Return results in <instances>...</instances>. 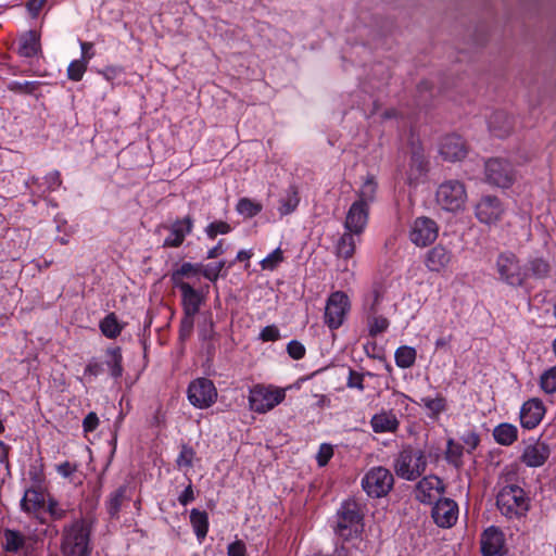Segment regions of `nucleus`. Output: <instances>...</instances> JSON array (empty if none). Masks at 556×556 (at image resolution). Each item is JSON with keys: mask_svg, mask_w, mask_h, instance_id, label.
<instances>
[{"mask_svg": "<svg viewBox=\"0 0 556 556\" xmlns=\"http://www.w3.org/2000/svg\"><path fill=\"white\" fill-rule=\"evenodd\" d=\"M91 527L84 518L63 527L61 551L63 556H90Z\"/></svg>", "mask_w": 556, "mask_h": 556, "instance_id": "nucleus-1", "label": "nucleus"}, {"mask_svg": "<svg viewBox=\"0 0 556 556\" xmlns=\"http://www.w3.org/2000/svg\"><path fill=\"white\" fill-rule=\"evenodd\" d=\"M393 467L400 478L413 481L425 472L427 457L421 450L406 446L399 453Z\"/></svg>", "mask_w": 556, "mask_h": 556, "instance_id": "nucleus-2", "label": "nucleus"}, {"mask_svg": "<svg viewBox=\"0 0 556 556\" xmlns=\"http://www.w3.org/2000/svg\"><path fill=\"white\" fill-rule=\"evenodd\" d=\"M496 505L507 518L523 516L529 509V500L525 491L515 484L504 486L496 497Z\"/></svg>", "mask_w": 556, "mask_h": 556, "instance_id": "nucleus-3", "label": "nucleus"}, {"mask_svg": "<svg viewBox=\"0 0 556 556\" xmlns=\"http://www.w3.org/2000/svg\"><path fill=\"white\" fill-rule=\"evenodd\" d=\"M285 397L286 390L282 388L255 384L249 392V406L255 413L265 414L274 409Z\"/></svg>", "mask_w": 556, "mask_h": 556, "instance_id": "nucleus-4", "label": "nucleus"}, {"mask_svg": "<svg viewBox=\"0 0 556 556\" xmlns=\"http://www.w3.org/2000/svg\"><path fill=\"white\" fill-rule=\"evenodd\" d=\"M363 520V514L359 505L354 500H346L337 511L336 533L344 540L350 539L358 532V527Z\"/></svg>", "mask_w": 556, "mask_h": 556, "instance_id": "nucleus-5", "label": "nucleus"}, {"mask_svg": "<svg viewBox=\"0 0 556 556\" xmlns=\"http://www.w3.org/2000/svg\"><path fill=\"white\" fill-rule=\"evenodd\" d=\"M394 478L389 469L378 466L369 469L362 479V488L368 496H386L393 488Z\"/></svg>", "mask_w": 556, "mask_h": 556, "instance_id": "nucleus-6", "label": "nucleus"}, {"mask_svg": "<svg viewBox=\"0 0 556 556\" xmlns=\"http://www.w3.org/2000/svg\"><path fill=\"white\" fill-rule=\"evenodd\" d=\"M437 203L446 211L456 212L464 207L467 200L466 188L458 180L441 184L437 190Z\"/></svg>", "mask_w": 556, "mask_h": 556, "instance_id": "nucleus-7", "label": "nucleus"}, {"mask_svg": "<svg viewBox=\"0 0 556 556\" xmlns=\"http://www.w3.org/2000/svg\"><path fill=\"white\" fill-rule=\"evenodd\" d=\"M497 273L503 281L517 287L521 286L528 277V271L523 270L519 260L513 253H503L496 261Z\"/></svg>", "mask_w": 556, "mask_h": 556, "instance_id": "nucleus-8", "label": "nucleus"}, {"mask_svg": "<svg viewBox=\"0 0 556 556\" xmlns=\"http://www.w3.org/2000/svg\"><path fill=\"white\" fill-rule=\"evenodd\" d=\"M188 399L198 408L212 406L217 399V390L207 378H198L189 384Z\"/></svg>", "mask_w": 556, "mask_h": 556, "instance_id": "nucleus-9", "label": "nucleus"}, {"mask_svg": "<svg viewBox=\"0 0 556 556\" xmlns=\"http://www.w3.org/2000/svg\"><path fill=\"white\" fill-rule=\"evenodd\" d=\"M485 177L491 185L508 188L514 182L515 173L509 162L495 157L485 163Z\"/></svg>", "mask_w": 556, "mask_h": 556, "instance_id": "nucleus-10", "label": "nucleus"}, {"mask_svg": "<svg viewBox=\"0 0 556 556\" xmlns=\"http://www.w3.org/2000/svg\"><path fill=\"white\" fill-rule=\"evenodd\" d=\"M349 306V298L344 292L336 291L331 293L325 307V324L330 329L339 328L343 323Z\"/></svg>", "mask_w": 556, "mask_h": 556, "instance_id": "nucleus-11", "label": "nucleus"}, {"mask_svg": "<svg viewBox=\"0 0 556 556\" xmlns=\"http://www.w3.org/2000/svg\"><path fill=\"white\" fill-rule=\"evenodd\" d=\"M439 235L438 224L426 216L417 217L409 231L410 241L417 247H427L434 242Z\"/></svg>", "mask_w": 556, "mask_h": 556, "instance_id": "nucleus-12", "label": "nucleus"}, {"mask_svg": "<svg viewBox=\"0 0 556 556\" xmlns=\"http://www.w3.org/2000/svg\"><path fill=\"white\" fill-rule=\"evenodd\" d=\"M504 213L501 201L493 195H484L476 204V217L483 224H494L502 217Z\"/></svg>", "mask_w": 556, "mask_h": 556, "instance_id": "nucleus-13", "label": "nucleus"}, {"mask_svg": "<svg viewBox=\"0 0 556 556\" xmlns=\"http://www.w3.org/2000/svg\"><path fill=\"white\" fill-rule=\"evenodd\" d=\"M431 516L441 528L452 527L458 518V506L451 498H438L432 507Z\"/></svg>", "mask_w": 556, "mask_h": 556, "instance_id": "nucleus-14", "label": "nucleus"}, {"mask_svg": "<svg viewBox=\"0 0 556 556\" xmlns=\"http://www.w3.org/2000/svg\"><path fill=\"white\" fill-rule=\"evenodd\" d=\"M444 493L442 480L435 476L424 477L416 485L415 497L424 504L437 502L438 497Z\"/></svg>", "mask_w": 556, "mask_h": 556, "instance_id": "nucleus-15", "label": "nucleus"}, {"mask_svg": "<svg viewBox=\"0 0 556 556\" xmlns=\"http://www.w3.org/2000/svg\"><path fill=\"white\" fill-rule=\"evenodd\" d=\"M481 553L483 556H504L506 548L503 532L495 527L488 528L481 536Z\"/></svg>", "mask_w": 556, "mask_h": 556, "instance_id": "nucleus-16", "label": "nucleus"}, {"mask_svg": "<svg viewBox=\"0 0 556 556\" xmlns=\"http://www.w3.org/2000/svg\"><path fill=\"white\" fill-rule=\"evenodd\" d=\"M368 214L369 207L363 201H355L346 213L345 230L362 235L368 222Z\"/></svg>", "mask_w": 556, "mask_h": 556, "instance_id": "nucleus-17", "label": "nucleus"}, {"mask_svg": "<svg viewBox=\"0 0 556 556\" xmlns=\"http://www.w3.org/2000/svg\"><path fill=\"white\" fill-rule=\"evenodd\" d=\"M452 260V251L442 244H437L427 252L425 256V265L430 271L441 273L448 267Z\"/></svg>", "mask_w": 556, "mask_h": 556, "instance_id": "nucleus-18", "label": "nucleus"}, {"mask_svg": "<svg viewBox=\"0 0 556 556\" xmlns=\"http://www.w3.org/2000/svg\"><path fill=\"white\" fill-rule=\"evenodd\" d=\"M440 154L448 162H455L464 159L467 154L464 139L457 135H448L444 137L440 144Z\"/></svg>", "mask_w": 556, "mask_h": 556, "instance_id": "nucleus-19", "label": "nucleus"}, {"mask_svg": "<svg viewBox=\"0 0 556 556\" xmlns=\"http://www.w3.org/2000/svg\"><path fill=\"white\" fill-rule=\"evenodd\" d=\"M551 455L548 444L536 440L534 443L527 445L520 457L521 462L528 467H540L545 464Z\"/></svg>", "mask_w": 556, "mask_h": 556, "instance_id": "nucleus-20", "label": "nucleus"}, {"mask_svg": "<svg viewBox=\"0 0 556 556\" xmlns=\"http://www.w3.org/2000/svg\"><path fill=\"white\" fill-rule=\"evenodd\" d=\"M545 414V407L539 399H531L523 403L520 409V424L526 429L535 428Z\"/></svg>", "mask_w": 556, "mask_h": 556, "instance_id": "nucleus-21", "label": "nucleus"}, {"mask_svg": "<svg viewBox=\"0 0 556 556\" xmlns=\"http://www.w3.org/2000/svg\"><path fill=\"white\" fill-rule=\"evenodd\" d=\"M514 118L504 111L493 112L488 119L489 130L498 138L507 137L514 129Z\"/></svg>", "mask_w": 556, "mask_h": 556, "instance_id": "nucleus-22", "label": "nucleus"}, {"mask_svg": "<svg viewBox=\"0 0 556 556\" xmlns=\"http://www.w3.org/2000/svg\"><path fill=\"white\" fill-rule=\"evenodd\" d=\"M193 223L190 216L178 219L170 226V233L164 240V247L178 248L182 244L187 235L192 231Z\"/></svg>", "mask_w": 556, "mask_h": 556, "instance_id": "nucleus-23", "label": "nucleus"}, {"mask_svg": "<svg viewBox=\"0 0 556 556\" xmlns=\"http://www.w3.org/2000/svg\"><path fill=\"white\" fill-rule=\"evenodd\" d=\"M181 292L184 314L197 315L203 302V296L190 283H181L177 287Z\"/></svg>", "mask_w": 556, "mask_h": 556, "instance_id": "nucleus-24", "label": "nucleus"}, {"mask_svg": "<svg viewBox=\"0 0 556 556\" xmlns=\"http://www.w3.org/2000/svg\"><path fill=\"white\" fill-rule=\"evenodd\" d=\"M371 428L376 433L395 432L399 428V420L391 412H381L372 416Z\"/></svg>", "mask_w": 556, "mask_h": 556, "instance_id": "nucleus-25", "label": "nucleus"}, {"mask_svg": "<svg viewBox=\"0 0 556 556\" xmlns=\"http://www.w3.org/2000/svg\"><path fill=\"white\" fill-rule=\"evenodd\" d=\"M428 170V162L424 153L415 150L410 156L409 168L407 172V182L409 185L416 184Z\"/></svg>", "mask_w": 556, "mask_h": 556, "instance_id": "nucleus-26", "label": "nucleus"}, {"mask_svg": "<svg viewBox=\"0 0 556 556\" xmlns=\"http://www.w3.org/2000/svg\"><path fill=\"white\" fill-rule=\"evenodd\" d=\"M359 233L345 230L336 244L337 256L345 260L351 258L354 255L356 242L359 240Z\"/></svg>", "mask_w": 556, "mask_h": 556, "instance_id": "nucleus-27", "label": "nucleus"}, {"mask_svg": "<svg viewBox=\"0 0 556 556\" xmlns=\"http://www.w3.org/2000/svg\"><path fill=\"white\" fill-rule=\"evenodd\" d=\"M40 49L39 36L34 30H28L20 38L18 53L25 58L35 56Z\"/></svg>", "mask_w": 556, "mask_h": 556, "instance_id": "nucleus-28", "label": "nucleus"}, {"mask_svg": "<svg viewBox=\"0 0 556 556\" xmlns=\"http://www.w3.org/2000/svg\"><path fill=\"white\" fill-rule=\"evenodd\" d=\"M45 505V495L35 489L27 490L21 501L22 509L28 514L37 513L39 509L43 508Z\"/></svg>", "mask_w": 556, "mask_h": 556, "instance_id": "nucleus-29", "label": "nucleus"}, {"mask_svg": "<svg viewBox=\"0 0 556 556\" xmlns=\"http://www.w3.org/2000/svg\"><path fill=\"white\" fill-rule=\"evenodd\" d=\"M494 440L504 446L511 445L518 438V430L511 424H501L493 430Z\"/></svg>", "mask_w": 556, "mask_h": 556, "instance_id": "nucleus-30", "label": "nucleus"}, {"mask_svg": "<svg viewBox=\"0 0 556 556\" xmlns=\"http://www.w3.org/2000/svg\"><path fill=\"white\" fill-rule=\"evenodd\" d=\"M190 522L199 541H203L208 531V516L204 510L197 508L190 511Z\"/></svg>", "mask_w": 556, "mask_h": 556, "instance_id": "nucleus-31", "label": "nucleus"}, {"mask_svg": "<svg viewBox=\"0 0 556 556\" xmlns=\"http://www.w3.org/2000/svg\"><path fill=\"white\" fill-rule=\"evenodd\" d=\"M200 274H202L201 263H184L178 269L173 271L170 279L175 287H180L181 283H186L184 278L198 277Z\"/></svg>", "mask_w": 556, "mask_h": 556, "instance_id": "nucleus-32", "label": "nucleus"}, {"mask_svg": "<svg viewBox=\"0 0 556 556\" xmlns=\"http://www.w3.org/2000/svg\"><path fill=\"white\" fill-rule=\"evenodd\" d=\"M126 492H127V486L121 485L113 493H111V495L106 502L108 513L111 517L118 516L121 507H122L124 501L126 500Z\"/></svg>", "mask_w": 556, "mask_h": 556, "instance_id": "nucleus-33", "label": "nucleus"}, {"mask_svg": "<svg viewBox=\"0 0 556 556\" xmlns=\"http://www.w3.org/2000/svg\"><path fill=\"white\" fill-rule=\"evenodd\" d=\"M416 355L414 348L402 345L395 351V363L400 368H409L415 364Z\"/></svg>", "mask_w": 556, "mask_h": 556, "instance_id": "nucleus-34", "label": "nucleus"}, {"mask_svg": "<svg viewBox=\"0 0 556 556\" xmlns=\"http://www.w3.org/2000/svg\"><path fill=\"white\" fill-rule=\"evenodd\" d=\"M281 205L279 212L281 215H288L292 213L299 205L300 199L298 194V188L290 186L286 192V195L280 200Z\"/></svg>", "mask_w": 556, "mask_h": 556, "instance_id": "nucleus-35", "label": "nucleus"}, {"mask_svg": "<svg viewBox=\"0 0 556 556\" xmlns=\"http://www.w3.org/2000/svg\"><path fill=\"white\" fill-rule=\"evenodd\" d=\"M236 210L245 218H252L261 213L263 206L261 203L255 202L249 198H242L238 201Z\"/></svg>", "mask_w": 556, "mask_h": 556, "instance_id": "nucleus-36", "label": "nucleus"}, {"mask_svg": "<svg viewBox=\"0 0 556 556\" xmlns=\"http://www.w3.org/2000/svg\"><path fill=\"white\" fill-rule=\"evenodd\" d=\"M100 329L106 338L114 339L119 336L122 326L118 324L115 314L111 313L100 323Z\"/></svg>", "mask_w": 556, "mask_h": 556, "instance_id": "nucleus-37", "label": "nucleus"}, {"mask_svg": "<svg viewBox=\"0 0 556 556\" xmlns=\"http://www.w3.org/2000/svg\"><path fill=\"white\" fill-rule=\"evenodd\" d=\"M4 549L10 553H16L25 544V538L18 531L7 529L4 531Z\"/></svg>", "mask_w": 556, "mask_h": 556, "instance_id": "nucleus-38", "label": "nucleus"}, {"mask_svg": "<svg viewBox=\"0 0 556 556\" xmlns=\"http://www.w3.org/2000/svg\"><path fill=\"white\" fill-rule=\"evenodd\" d=\"M106 365L111 369V375L114 378H118L123 374L122 367V353L119 348L109 349Z\"/></svg>", "mask_w": 556, "mask_h": 556, "instance_id": "nucleus-39", "label": "nucleus"}, {"mask_svg": "<svg viewBox=\"0 0 556 556\" xmlns=\"http://www.w3.org/2000/svg\"><path fill=\"white\" fill-rule=\"evenodd\" d=\"M464 447L459 443L454 442L453 439L447 441L446 448V460L453 464L455 467L462 466V456H463Z\"/></svg>", "mask_w": 556, "mask_h": 556, "instance_id": "nucleus-40", "label": "nucleus"}, {"mask_svg": "<svg viewBox=\"0 0 556 556\" xmlns=\"http://www.w3.org/2000/svg\"><path fill=\"white\" fill-rule=\"evenodd\" d=\"M376 190L377 184L374 180V177H367L362 188L359 189L357 201H363L368 206L369 202L375 199Z\"/></svg>", "mask_w": 556, "mask_h": 556, "instance_id": "nucleus-41", "label": "nucleus"}, {"mask_svg": "<svg viewBox=\"0 0 556 556\" xmlns=\"http://www.w3.org/2000/svg\"><path fill=\"white\" fill-rule=\"evenodd\" d=\"M549 270V264L543 258H534L529 263L528 274L535 278H545Z\"/></svg>", "mask_w": 556, "mask_h": 556, "instance_id": "nucleus-42", "label": "nucleus"}, {"mask_svg": "<svg viewBox=\"0 0 556 556\" xmlns=\"http://www.w3.org/2000/svg\"><path fill=\"white\" fill-rule=\"evenodd\" d=\"M541 388L546 393L556 392V366L544 371L540 379Z\"/></svg>", "mask_w": 556, "mask_h": 556, "instance_id": "nucleus-43", "label": "nucleus"}, {"mask_svg": "<svg viewBox=\"0 0 556 556\" xmlns=\"http://www.w3.org/2000/svg\"><path fill=\"white\" fill-rule=\"evenodd\" d=\"M86 70H87V61L75 60V61L71 62L67 67V77L71 80L79 81L83 78Z\"/></svg>", "mask_w": 556, "mask_h": 556, "instance_id": "nucleus-44", "label": "nucleus"}, {"mask_svg": "<svg viewBox=\"0 0 556 556\" xmlns=\"http://www.w3.org/2000/svg\"><path fill=\"white\" fill-rule=\"evenodd\" d=\"M231 231V227L224 220H216L207 225L205 232L210 239H215L217 235H226Z\"/></svg>", "mask_w": 556, "mask_h": 556, "instance_id": "nucleus-45", "label": "nucleus"}, {"mask_svg": "<svg viewBox=\"0 0 556 556\" xmlns=\"http://www.w3.org/2000/svg\"><path fill=\"white\" fill-rule=\"evenodd\" d=\"M368 325H369V334L371 337H376L379 333H382L388 329L389 320L383 316H376V314H374V316L371 318H369Z\"/></svg>", "mask_w": 556, "mask_h": 556, "instance_id": "nucleus-46", "label": "nucleus"}, {"mask_svg": "<svg viewBox=\"0 0 556 556\" xmlns=\"http://www.w3.org/2000/svg\"><path fill=\"white\" fill-rule=\"evenodd\" d=\"M46 510L49 513L52 520H55V521L63 520L64 518H66V515H67V509L63 508L59 504V502L53 497H49Z\"/></svg>", "mask_w": 556, "mask_h": 556, "instance_id": "nucleus-47", "label": "nucleus"}, {"mask_svg": "<svg viewBox=\"0 0 556 556\" xmlns=\"http://www.w3.org/2000/svg\"><path fill=\"white\" fill-rule=\"evenodd\" d=\"M226 262L220 261L215 264H208L203 265L202 264V275L208 279L210 281H216L222 273V270L225 268Z\"/></svg>", "mask_w": 556, "mask_h": 556, "instance_id": "nucleus-48", "label": "nucleus"}, {"mask_svg": "<svg viewBox=\"0 0 556 556\" xmlns=\"http://www.w3.org/2000/svg\"><path fill=\"white\" fill-rule=\"evenodd\" d=\"M282 261V251L278 248L261 262V266L263 269L274 270Z\"/></svg>", "mask_w": 556, "mask_h": 556, "instance_id": "nucleus-49", "label": "nucleus"}, {"mask_svg": "<svg viewBox=\"0 0 556 556\" xmlns=\"http://www.w3.org/2000/svg\"><path fill=\"white\" fill-rule=\"evenodd\" d=\"M421 403L431 410L434 415L440 414L445 409V399L443 396L432 397H422Z\"/></svg>", "mask_w": 556, "mask_h": 556, "instance_id": "nucleus-50", "label": "nucleus"}, {"mask_svg": "<svg viewBox=\"0 0 556 556\" xmlns=\"http://www.w3.org/2000/svg\"><path fill=\"white\" fill-rule=\"evenodd\" d=\"M37 81H13L10 84L9 89L20 93H33L38 88Z\"/></svg>", "mask_w": 556, "mask_h": 556, "instance_id": "nucleus-51", "label": "nucleus"}, {"mask_svg": "<svg viewBox=\"0 0 556 556\" xmlns=\"http://www.w3.org/2000/svg\"><path fill=\"white\" fill-rule=\"evenodd\" d=\"M194 457V451L192 447L184 445L177 457V465L179 467H191Z\"/></svg>", "mask_w": 556, "mask_h": 556, "instance_id": "nucleus-52", "label": "nucleus"}, {"mask_svg": "<svg viewBox=\"0 0 556 556\" xmlns=\"http://www.w3.org/2000/svg\"><path fill=\"white\" fill-rule=\"evenodd\" d=\"M287 352L293 359H301L305 355V346L296 340H292L287 345Z\"/></svg>", "mask_w": 556, "mask_h": 556, "instance_id": "nucleus-53", "label": "nucleus"}, {"mask_svg": "<svg viewBox=\"0 0 556 556\" xmlns=\"http://www.w3.org/2000/svg\"><path fill=\"white\" fill-rule=\"evenodd\" d=\"M333 455V448L330 444H321L317 453L316 459L320 467L326 466Z\"/></svg>", "mask_w": 556, "mask_h": 556, "instance_id": "nucleus-54", "label": "nucleus"}, {"mask_svg": "<svg viewBox=\"0 0 556 556\" xmlns=\"http://www.w3.org/2000/svg\"><path fill=\"white\" fill-rule=\"evenodd\" d=\"M194 316L195 315L184 314V317L180 321V330H179L181 339L188 338L191 334V332L193 330V325H194Z\"/></svg>", "mask_w": 556, "mask_h": 556, "instance_id": "nucleus-55", "label": "nucleus"}, {"mask_svg": "<svg viewBox=\"0 0 556 556\" xmlns=\"http://www.w3.org/2000/svg\"><path fill=\"white\" fill-rule=\"evenodd\" d=\"M260 338L265 342L277 341L280 338L279 329L274 325L266 326L261 331Z\"/></svg>", "mask_w": 556, "mask_h": 556, "instance_id": "nucleus-56", "label": "nucleus"}, {"mask_svg": "<svg viewBox=\"0 0 556 556\" xmlns=\"http://www.w3.org/2000/svg\"><path fill=\"white\" fill-rule=\"evenodd\" d=\"M228 556H245L247 547L243 541L237 540L228 545L227 548Z\"/></svg>", "mask_w": 556, "mask_h": 556, "instance_id": "nucleus-57", "label": "nucleus"}, {"mask_svg": "<svg viewBox=\"0 0 556 556\" xmlns=\"http://www.w3.org/2000/svg\"><path fill=\"white\" fill-rule=\"evenodd\" d=\"M99 425V418L96 413L90 412L83 421V427L86 432H92Z\"/></svg>", "mask_w": 556, "mask_h": 556, "instance_id": "nucleus-58", "label": "nucleus"}, {"mask_svg": "<svg viewBox=\"0 0 556 556\" xmlns=\"http://www.w3.org/2000/svg\"><path fill=\"white\" fill-rule=\"evenodd\" d=\"M462 440L468 446V452L473 451L480 443V438L475 431L467 432Z\"/></svg>", "mask_w": 556, "mask_h": 556, "instance_id": "nucleus-59", "label": "nucleus"}, {"mask_svg": "<svg viewBox=\"0 0 556 556\" xmlns=\"http://www.w3.org/2000/svg\"><path fill=\"white\" fill-rule=\"evenodd\" d=\"M348 387L357 388L358 390H364L363 375L358 374L355 370L350 369Z\"/></svg>", "mask_w": 556, "mask_h": 556, "instance_id": "nucleus-60", "label": "nucleus"}, {"mask_svg": "<svg viewBox=\"0 0 556 556\" xmlns=\"http://www.w3.org/2000/svg\"><path fill=\"white\" fill-rule=\"evenodd\" d=\"M47 0H28L26 8L33 17H36L46 4Z\"/></svg>", "mask_w": 556, "mask_h": 556, "instance_id": "nucleus-61", "label": "nucleus"}, {"mask_svg": "<svg viewBox=\"0 0 556 556\" xmlns=\"http://www.w3.org/2000/svg\"><path fill=\"white\" fill-rule=\"evenodd\" d=\"M46 180L48 182V188L54 190L60 187L62 184L60 173L58 170L51 172L46 176Z\"/></svg>", "mask_w": 556, "mask_h": 556, "instance_id": "nucleus-62", "label": "nucleus"}, {"mask_svg": "<svg viewBox=\"0 0 556 556\" xmlns=\"http://www.w3.org/2000/svg\"><path fill=\"white\" fill-rule=\"evenodd\" d=\"M194 500V493L192 490V485L189 484L184 492L179 495L178 501L181 505L186 506L190 502Z\"/></svg>", "mask_w": 556, "mask_h": 556, "instance_id": "nucleus-63", "label": "nucleus"}, {"mask_svg": "<svg viewBox=\"0 0 556 556\" xmlns=\"http://www.w3.org/2000/svg\"><path fill=\"white\" fill-rule=\"evenodd\" d=\"M102 370H103L102 364H100L98 362H90L86 366L85 372L89 374L91 376H98V375H100L102 372Z\"/></svg>", "mask_w": 556, "mask_h": 556, "instance_id": "nucleus-64", "label": "nucleus"}]
</instances>
